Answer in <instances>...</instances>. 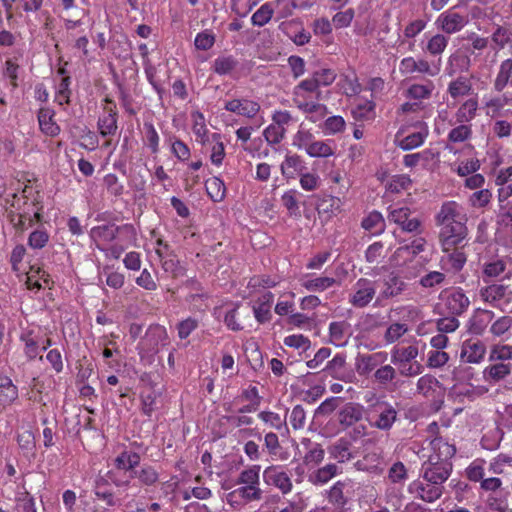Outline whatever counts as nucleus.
<instances>
[{"label": "nucleus", "instance_id": "1", "mask_svg": "<svg viewBox=\"0 0 512 512\" xmlns=\"http://www.w3.org/2000/svg\"><path fill=\"white\" fill-rule=\"evenodd\" d=\"M430 445L432 453L422 464L420 475L422 478L435 479L444 484L452 473L451 459L456 453V448L442 437L434 438Z\"/></svg>", "mask_w": 512, "mask_h": 512}, {"label": "nucleus", "instance_id": "2", "mask_svg": "<svg viewBox=\"0 0 512 512\" xmlns=\"http://www.w3.org/2000/svg\"><path fill=\"white\" fill-rule=\"evenodd\" d=\"M320 95L321 91L310 79L302 80L293 90L294 103L300 110L311 114L310 119L313 122H316L314 114H318L321 118L327 115L326 107L318 103Z\"/></svg>", "mask_w": 512, "mask_h": 512}, {"label": "nucleus", "instance_id": "3", "mask_svg": "<svg viewBox=\"0 0 512 512\" xmlns=\"http://www.w3.org/2000/svg\"><path fill=\"white\" fill-rule=\"evenodd\" d=\"M120 235H126L127 237H135L136 232L132 224H102L93 227L89 236L94 241L95 246L100 251H106L107 245L115 241Z\"/></svg>", "mask_w": 512, "mask_h": 512}, {"label": "nucleus", "instance_id": "4", "mask_svg": "<svg viewBox=\"0 0 512 512\" xmlns=\"http://www.w3.org/2000/svg\"><path fill=\"white\" fill-rule=\"evenodd\" d=\"M486 461L483 458L473 460L465 469V476L474 483H479V494H494L502 489L503 481L499 477L485 478Z\"/></svg>", "mask_w": 512, "mask_h": 512}, {"label": "nucleus", "instance_id": "5", "mask_svg": "<svg viewBox=\"0 0 512 512\" xmlns=\"http://www.w3.org/2000/svg\"><path fill=\"white\" fill-rule=\"evenodd\" d=\"M480 300L488 306L506 312L512 306V290L509 285L492 283L478 292Z\"/></svg>", "mask_w": 512, "mask_h": 512}, {"label": "nucleus", "instance_id": "6", "mask_svg": "<svg viewBox=\"0 0 512 512\" xmlns=\"http://www.w3.org/2000/svg\"><path fill=\"white\" fill-rule=\"evenodd\" d=\"M439 299L443 307V313L447 315L461 316L470 306L469 297L461 287L443 290Z\"/></svg>", "mask_w": 512, "mask_h": 512}, {"label": "nucleus", "instance_id": "7", "mask_svg": "<svg viewBox=\"0 0 512 512\" xmlns=\"http://www.w3.org/2000/svg\"><path fill=\"white\" fill-rule=\"evenodd\" d=\"M437 227H448L451 225L467 224L468 216L458 202L449 200L441 204L434 216Z\"/></svg>", "mask_w": 512, "mask_h": 512}, {"label": "nucleus", "instance_id": "8", "mask_svg": "<svg viewBox=\"0 0 512 512\" xmlns=\"http://www.w3.org/2000/svg\"><path fill=\"white\" fill-rule=\"evenodd\" d=\"M410 493L417 498L433 503L438 500L444 492V484L435 479L422 478L411 482L408 486Z\"/></svg>", "mask_w": 512, "mask_h": 512}, {"label": "nucleus", "instance_id": "9", "mask_svg": "<svg viewBox=\"0 0 512 512\" xmlns=\"http://www.w3.org/2000/svg\"><path fill=\"white\" fill-rule=\"evenodd\" d=\"M376 281L368 278H359L352 287L349 303L355 308H365L376 297Z\"/></svg>", "mask_w": 512, "mask_h": 512}, {"label": "nucleus", "instance_id": "10", "mask_svg": "<svg viewBox=\"0 0 512 512\" xmlns=\"http://www.w3.org/2000/svg\"><path fill=\"white\" fill-rule=\"evenodd\" d=\"M469 22L468 15L456 11V7L440 13L434 25L444 34L452 35L460 32Z\"/></svg>", "mask_w": 512, "mask_h": 512}, {"label": "nucleus", "instance_id": "11", "mask_svg": "<svg viewBox=\"0 0 512 512\" xmlns=\"http://www.w3.org/2000/svg\"><path fill=\"white\" fill-rule=\"evenodd\" d=\"M408 283L401 276L390 273L384 280L382 288L376 297L374 306H382L383 302L389 299H396L402 296L408 289Z\"/></svg>", "mask_w": 512, "mask_h": 512}, {"label": "nucleus", "instance_id": "12", "mask_svg": "<svg viewBox=\"0 0 512 512\" xmlns=\"http://www.w3.org/2000/svg\"><path fill=\"white\" fill-rule=\"evenodd\" d=\"M444 253L440 258L443 271L453 275L459 274L467 263V254L464 246H452L450 249L441 248Z\"/></svg>", "mask_w": 512, "mask_h": 512}, {"label": "nucleus", "instance_id": "13", "mask_svg": "<svg viewBox=\"0 0 512 512\" xmlns=\"http://www.w3.org/2000/svg\"><path fill=\"white\" fill-rule=\"evenodd\" d=\"M388 220L397 224L404 232L416 233L420 231L421 220L413 216V212L406 206L389 207Z\"/></svg>", "mask_w": 512, "mask_h": 512}, {"label": "nucleus", "instance_id": "14", "mask_svg": "<svg viewBox=\"0 0 512 512\" xmlns=\"http://www.w3.org/2000/svg\"><path fill=\"white\" fill-rule=\"evenodd\" d=\"M487 352L486 344L479 338L464 340L460 348V361L468 364H480Z\"/></svg>", "mask_w": 512, "mask_h": 512}, {"label": "nucleus", "instance_id": "15", "mask_svg": "<svg viewBox=\"0 0 512 512\" xmlns=\"http://www.w3.org/2000/svg\"><path fill=\"white\" fill-rule=\"evenodd\" d=\"M263 480L267 485L279 489L284 495L290 493L293 488L290 476L281 465L266 467L263 471Z\"/></svg>", "mask_w": 512, "mask_h": 512}, {"label": "nucleus", "instance_id": "16", "mask_svg": "<svg viewBox=\"0 0 512 512\" xmlns=\"http://www.w3.org/2000/svg\"><path fill=\"white\" fill-rule=\"evenodd\" d=\"M468 237L467 224L451 225L439 228V243L441 248L450 249L460 246Z\"/></svg>", "mask_w": 512, "mask_h": 512}, {"label": "nucleus", "instance_id": "17", "mask_svg": "<svg viewBox=\"0 0 512 512\" xmlns=\"http://www.w3.org/2000/svg\"><path fill=\"white\" fill-rule=\"evenodd\" d=\"M365 414V407L360 403L347 402L337 411V421L344 429L359 423Z\"/></svg>", "mask_w": 512, "mask_h": 512}, {"label": "nucleus", "instance_id": "18", "mask_svg": "<svg viewBox=\"0 0 512 512\" xmlns=\"http://www.w3.org/2000/svg\"><path fill=\"white\" fill-rule=\"evenodd\" d=\"M168 340L166 328L161 325L150 326L143 340L140 342L142 349L148 353H156L160 344L165 345Z\"/></svg>", "mask_w": 512, "mask_h": 512}, {"label": "nucleus", "instance_id": "19", "mask_svg": "<svg viewBox=\"0 0 512 512\" xmlns=\"http://www.w3.org/2000/svg\"><path fill=\"white\" fill-rule=\"evenodd\" d=\"M512 373V364L504 362H490L482 372L483 379L491 386L505 381Z\"/></svg>", "mask_w": 512, "mask_h": 512}, {"label": "nucleus", "instance_id": "20", "mask_svg": "<svg viewBox=\"0 0 512 512\" xmlns=\"http://www.w3.org/2000/svg\"><path fill=\"white\" fill-rule=\"evenodd\" d=\"M474 92L472 77L460 75L448 83L446 93L454 102L472 95Z\"/></svg>", "mask_w": 512, "mask_h": 512}, {"label": "nucleus", "instance_id": "21", "mask_svg": "<svg viewBox=\"0 0 512 512\" xmlns=\"http://www.w3.org/2000/svg\"><path fill=\"white\" fill-rule=\"evenodd\" d=\"M376 411L377 418L371 425L379 430L389 431L398 419L397 409L388 402H382L378 404Z\"/></svg>", "mask_w": 512, "mask_h": 512}, {"label": "nucleus", "instance_id": "22", "mask_svg": "<svg viewBox=\"0 0 512 512\" xmlns=\"http://www.w3.org/2000/svg\"><path fill=\"white\" fill-rule=\"evenodd\" d=\"M299 282L300 285L309 292H323L339 284L334 277L317 276L313 273L302 275Z\"/></svg>", "mask_w": 512, "mask_h": 512}, {"label": "nucleus", "instance_id": "23", "mask_svg": "<svg viewBox=\"0 0 512 512\" xmlns=\"http://www.w3.org/2000/svg\"><path fill=\"white\" fill-rule=\"evenodd\" d=\"M44 0H22V9L25 13H34L37 15L38 22L45 30L53 28V17L51 13L43 9Z\"/></svg>", "mask_w": 512, "mask_h": 512}, {"label": "nucleus", "instance_id": "24", "mask_svg": "<svg viewBox=\"0 0 512 512\" xmlns=\"http://www.w3.org/2000/svg\"><path fill=\"white\" fill-rule=\"evenodd\" d=\"M383 460V451L381 448H375L367 451L361 460L355 463V466L360 471H367L374 474H380L383 471L381 463Z\"/></svg>", "mask_w": 512, "mask_h": 512}, {"label": "nucleus", "instance_id": "25", "mask_svg": "<svg viewBox=\"0 0 512 512\" xmlns=\"http://www.w3.org/2000/svg\"><path fill=\"white\" fill-rule=\"evenodd\" d=\"M375 107L376 105L373 99L357 97L351 109L352 117L357 122L373 120L376 116Z\"/></svg>", "mask_w": 512, "mask_h": 512}, {"label": "nucleus", "instance_id": "26", "mask_svg": "<svg viewBox=\"0 0 512 512\" xmlns=\"http://www.w3.org/2000/svg\"><path fill=\"white\" fill-rule=\"evenodd\" d=\"M225 109L238 115L252 118L259 112L260 105L258 102L246 98L232 99L225 103Z\"/></svg>", "mask_w": 512, "mask_h": 512}, {"label": "nucleus", "instance_id": "27", "mask_svg": "<svg viewBox=\"0 0 512 512\" xmlns=\"http://www.w3.org/2000/svg\"><path fill=\"white\" fill-rule=\"evenodd\" d=\"M7 218L11 225L18 231L24 232L29 227H32L36 222L34 213L31 209H23V211H14L12 208H7Z\"/></svg>", "mask_w": 512, "mask_h": 512}, {"label": "nucleus", "instance_id": "28", "mask_svg": "<svg viewBox=\"0 0 512 512\" xmlns=\"http://www.w3.org/2000/svg\"><path fill=\"white\" fill-rule=\"evenodd\" d=\"M494 317L495 314L491 310L477 309L469 320V332L477 336L483 335Z\"/></svg>", "mask_w": 512, "mask_h": 512}, {"label": "nucleus", "instance_id": "29", "mask_svg": "<svg viewBox=\"0 0 512 512\" xmlns=\"http://www.w3.org/2000/svg\"><path fill=\"white\" fill-rule=\"evenodd\" d=\"M404 131L400 130L395 136V143L404 151L419 147L428 136L427 130L416 131L408 135H405Z\"/></svg>", "mask_w": 512, "mask_h": 512}, {"label": "nucleus", "instance_id": "30", "mask_svg": "<svg viewBox=\"0 0 512 512\" xmlns=\"http://www.w3.org/2000/svg\"><path fill=\"white\" fill-rule=\"evenodd\" d=\"M435 89L433 81L426 80L424 83L411 84L404 93L409 100H414L423 104L424 100H429Z\"/></svg>", "mask_w": 512, "mask_h": 512}, {"label": "nucleus", "instance_id": "31", "mask_svg": "<svg viewBox=\"0 0 512 512\" xmlns=\"http://www.w3.org/2000/svg\"><path fill=\"white\" fill-rule=\"evenodd\" d=\"M346 488V483L343 481H337L334 483L332 487L327 491V499L329 504L337 511V512H345V506L348 503V498L344 495V489Z\"/></svg>", "mask_w": 512, "mask_h": 512}, {"label": "nucleus", "instance_id": "32", "mask_svg": "<svg viewBox=\"0 0 512 512\" xmlns=\"http://www.w3.org/2000/svg\"><path fill=\"white\" fill-rule=\"evenodd\" d=\"M478 109V100L477 94L475 97H471L467 99L462 105L458 108L456 112V122L459 125L456 128H468L465 123L470 122L476 115Z\"/></svg>", "mask_w": 512, "mask_h": 512}, {"label": "nucleus", "instance_id": "33", "mask_svg": "<svg viewBox=\"0 0 512 512\" xmlns=\"http://www.w3.org/2000/svg\"><path fill=\"white\" fill-rule=\"evenodd\" d=\"M350 324L346 321H335L329 324L330 342L337 347H343L348 342Z\"/></svg>", "mask_w": 512, "mask_h": 512}, {"label": "nucleus", "instance_id": "34", "mask_svg": "<svg viewBox=\"0 0 512 512\" xmlns=\"http://www.w3.org/2000/svg\"><path fill=\"white\" fill-rule=\"evenodd\" d=\"M20 341L24 344V355L27 360H34L40 353V341L34 331L24 330L20 335Z\"/></svg>", "mask_w": 512, "mask_h": 512}, {"label": "nucleus", "instance_id": "35", "mask_svg": "<svg viewBox=\"0 0 512 512\" xmlns=\"http://www.w3.org/2000/svg\"><path fill=\"white\" fill-rule=\"evenodd\" d=\"M264 446L272 460L286 461L289 459V453L282 449L276 433L269 432L265 434Z\"/></svg>", "mask_w": 512, "mask_h": 512}, {"label": "nucleus", "instance_id": "36", "mask_svg": "<svg viewBox=\"0 0 512 512\" xmlns=\"http://www.w3.org/2000/svg\"><path fill=\"white\" fill-rule=\"evenodd\" d=\"M140 460V455L137 452L124 450L114 459V465L118 470L130 471L133 474V471L139 466Z\"/></svg>", "mask_w": 512, "mask_h": 512}, {"label": "nucleus", "instance_id": "37", "mask_svg": "<svg viewBox=\"0 0 512 512\" xmlns=\"http://www.w3.org/2000/svg\"><path fill=\"white\" fill-rule=\"evenodd\" d=\"M302 445L307 448V452L303 457V463L305 465L316 466L323 461L325 452L320 444L312 442L309 439H303Z\"/></svg>", "mask_w": 512, "mask_h": 512}, {"label": "nucleus", "instance_id": "38", "mask_svg": "<svg viewBox=\"0 0 512 512\" xmlns=\"http://www.w3.org/2000/svg\"><path fill=\"white\" fill-rule=\"evenodd\" d=\"M361 226L372 235H380L385 231L386 223L383 215L373 210L363 218Z\"/></svg>", "mask_w": 512, "mask_h": 512}, {"label": "nucleus", "instance_id": "39", "mask_svg": "<svg viewBox=\"0 0 512 512\" xmlns=\"http://www.w3.org/2000/svg\"><path fill=\"white\" fill-rule=\"evenodd\" d=\"M418 347L416 345H409L405 347H393L391 351V363L405 364L413 363L418 356Z\"/></svg>", "mask_w": 512, "mask_h": 512}, {"label": "nucleus", "instance_id": "40", "mask_svg": "<svg viewBox=\"0 0 512 512\" xmlns=\"http://www.w3.org/2000/svg\"><path fill=\"white\" fill-rule=\"evenodd\" d=\"M18 398V388L7 376H0V405L9 406Z\"/></svg>", "mask_w": 512, "mask_h": 512}, {"label": "nucleus", "instance_id": "41", "mask_svg": "<svg viewBox=\"0 0 512 512\" xmlns=\"http://www.w3.org/2000/svg\"><path fill=\"white\" fill-rule=\"evenodd\" d=\"M331 456L339 463H345L353 459L351 441L346 438L338 439L331 447Z\"/></svg>", "mask_w": 512, "mask_h": 512}, {"label": "nucleus", "instance_id": "42", "mask_svg": "<svg viewBox=\"0 0 512 512\" xmlns=\"http://www.w3.org/2000/svg\"><path fill=\"white\" fill-rule=\"evenodd\" d=\"M131 477L137 478L142 486H154L159 481L158 471L151 465L144 464L133 471Z\"/></svg>", "mask_w": 512, "mask_h": 512}, {"label": "nucleus", "instance_id": "43", "mask_svg": "<svg viewBox=\"0 0 512 512\" xmlns=\"http://www.w3.org/2000/svg\"><path fill=\"white\" fill-rule=\"evenodd\" d=\"M384 359L385 356H383L382 353L362 355L357 359V371L360 375H368L376 369Z\"/></svg>", "mask_w": 512, "mask_h": 512}, {"label": "nucleus", "instance_id": "44", "mask_svg": "<svg viewBox=\"0 0 512 512\" xmlns=\"http://www.w3.org/2000/svg\"><path fill=\"white\" fill-rule=\"evenodd\" d=\"M20 196L26 201L31 200L29 205L32 207L31 211L34 213V218L37 221H41L43 206L41 204V196L39 191H36L30 185H25Z\"/></svg>", "mask_w": 512, "mask_h": 512}, {"label": "nucleus", "instance_id": "45", "mask_svg": "<svg viewBox=\"0 0 512 512\" xmlns=\"http://www.w3.org/2000/svg\"><path fill=\"white\" fill-rule=\"evenodd\" d=\"M512 59L502 61L499 71L494 81V89L497 92H502L508 83L512 84Z\"/></svg>", "mask_w": 512, "mask_h": 512}, {"label": "nucleus", "instance_id": "46", "mask_svg": "<svg viewBox=\"0 0 512 512\" xmlns=\"http://www.w3.org/2000/svg\"><path fill=\"white\" fill-rule=\"evenodd\" d=\"M506 270V262L502 259H493L484 263L482 268L483 281L488 283L491 279L501 277Z\"/></svg>", "mask_w": 512, "mask_h": 512}, {"label": "nucleus", "instance_id": "47", "mask_svg": "<svg viewBox=\"0 0 512 512\" xmlns=\"http://www.w3.org/2000/svg\"><path fill=\"white\" fill-rule=\"evenodd\" d=\"M448 43L449 38L444 33H437L428 39L424 51L431 56H439L446 50Z\"/></svg>", "mask_w": 512, "mask_h": 512}, {"label": "nucleus", "instance_id": "48", "mask_svg": "<svg viewBox=\"0 0 512 512\" xmlns=\"http://www.w3.org/2000/svg\"><path fill=\"white\" fill-rule=\"evenodd\" d=\"M205 188L208 196L214 202H220L226 195V187L219 177H211L206 180Z\"/></svg>", "mask_w": 512, "mask_h": 512}, {"label": "nucleus", "instance_id": "49", "mask_svg": "<svg viewBox=\"0 0 512 512\" xmlns=\"http://www.w3.org/2000/svg\"><path fill=\"white\" fill-rule=\"evenodd\" d=\"M260 471V465H251L239 473L236 483L238 485H255L257 487H260Z\"/></svg>", "mask_w": 512, "mask_h": 512}, {"label": "nucleus", "instance_id": "50", "mask_svg": "<svg viewBox=\"0 0 512 512\" xmlns=\"http://www.w3.org/2000/svg\"><path fill=\"white\" fill-rule=\"evenodd\" d=\"M338 466L330 463L319 468L315 473L310 475V481L314 485H324L338 474Z\"/></svg>", "mask_w": 512, "mask_h": 512}, {"label": "nucleus", "instance_id": "51", "mask_svg": "<svg viewBox=\"0 0 512 512\" xmlns=\"http://www.w3.org/2000/svg\"><path fill=\"white\" fill-rule=\"evenodd\" d=\"M305 169L303 160L298 155H288L281 164V172L286 177H293L295 173L301 174Z\"/></svg>", "mask_w": 512, "mask_h": 512}, {"label": "nucleus", "instance_id": "52", "mask_svg": "<svg viewBox=\"0 0 512 512\" xmlns=\"http://www.w3.org/2000/svg\"><path fill=\"white\" fill-rule=\"evenodd\" d=\"M340 87L347 97L358 96L362 91V86L355 73L343 75L340 80Z\"/></svg>", "mask_w": 512, "mask_h": 512}, {"label": "nucleus", "instance_id": "53", "mask_svg": "<svg viewBox=\"0 0 512 512\" xmlns=\"http://www.w3.org/2000/svg\"><path fill=\"white\" fill-rule=\"evenodd\" d=\"M503 436L504 433L500 428L490 429L482 436L480 445L485 450L494 451L500 446Z\"/></svg>", "mask_w": 512, "mask_h": 512}, {"label": "nucleus", "instance_id": "54", "mask_svg": "<svg viewBox=\"0 0 512 512\" xmlns=\"http://www.w3.org/2000/svg\"><path fill=\"white\" fill-rule=\"evenodd\" d=\"M490 362H504L510 363L512 360V345L509 344H494L489 351Z\"/></svg>", "mask_w": 512, "mask_h": 512}, {"label": "nucleus", "instance_id": "55", "mask_svg": "<svg viewBox=\"0 0 512 512\" xmlns=\"http://www.w3.org/2000/svg\"><path fill=\"white\" fill-rule=\"evenodd\" d=\"M236 493L243 504L260 501L263 496L262 489L255 485H241L240 487L236 488Z\"/></svg>", "mask_w": 512, "mask_h": 512}, {"label": "nucleus", "instance_id": "56", "mask_svg": "<svg viewBox=\"0 0 512 512\" xmlns=\"http://www.w3.org/2000/svg\"><path fill=\"white\" fill-rule=\"evenodd\" d=\"M49 239L50 235L45 228H37L29 234L27 245L33 250H39L48 244Z\"/></svg>", "mask_w": 512, "mask_h": 512}, {"label": "nucleus", "instance_id": "57", "mask_svg": "<svg viewBox=\"0 0 512 512\" xmlns=\"http://www.w3.org/2000/svg\"><path fill=\"white\" fill-rule=\"evenodd\" d=\"M391 311L403 321L416 322L421 319V310L415 305H400Z\"/></svg>", "mask_w": 512, "mask_h": 512}, {"label": "nucleus", "instance_id": "58", "mask_svg": "<svg viewBox=\"0 0 512 512\" xmlns=\"http://www.w3.org/2000/svg\"><path fill=\"white\" fill-rule=\"evenodd\" d=\"M505 466H512V453H499L488 464V469L495 475L503 474Z\"/></svg>", "mask_w": 512, "mask_h": 512}, {"label": "nucleus", "instance_id": "59", "mask_svg": "<svg viewBox=\"0 0 512 512\" xmlns=\"http://www.w3.org/2000/svg\"><path fill=\"white\" fill-rule=\"evenodd\" d=\"M396 376V369L390 364L380 366L375 370L373 375L374 381L384 387L392 383Z\"/></svg>", "mask_w": 512, "mask_h": 512}, {"label": "nucleus", "instance_id": "60", "mask_svg": "<svg viewBox=\"0 0 512 512\" xmlns=\"http://www.w3.org/2000/svg\"><path fill=\"white\" fill-rule=\"evenodd\" d=\"M237 64V60L231 55L219 56L214 60L213 70L218 75H227L236 68Z\"/></svg>", "mask_w": 512, "mask_h": 512}, {"label": "nucleus", "instance_id": "61", "mask_svg": "<svg viewBox=\"0 0 512 512\" xmlns=\"http://www.w3.org/2000/svg\"><path fill=\"white\" fill-rule=\"evenodd\" d=\"M71 77L70 76H64L62 77L60 83L57 86V90L55 93V102L58 105H65L70 103V97H71Z\"/></svg>", "mask_w": 512, "mask_h": 512}, {"label": "nucleus", "instance_id": "62", "mask_svg": "<svg viewBox=\"0 0 512 512\" xmlns=\"http://www.w3.org/2000/svg\"><path fill=\"white\" fill-rule=\"evenodd\" d=\"M274 9L271 3L263 4L251 17L254 26L262 27L266 25L273 17Z\"/></svg>", "mask_w": 512, "mask_h": 512}, {"label": "nucleus", "instance_id": "63", "mask_svg": "<svg viewBox=\"0 0 512 512\" xmlns=\"http://www.w3.org/2000/svg\"><path fill=\"white\" fill-rule=\"evenodd\" d=\"M412 185V180L408 175H394L387 183V190L391 193H400L408 190Z\"/></svg>", "mask_w": 512, "mask_h": 512}, {"label": "nucleus", "instance_id": "64", "mask_svg": "<svg viewBox=\"0 0 512 512\" xmlns=\"http://www.w3.org/2000/svg\"><path fill=\"white\" fill-rule=\"evenodd\" d=\"M15 510L16 512H37L35 498L27 491L18 494Z\"/></svg>", "mask_w": 512, "mask_h": 512}]
</instances>
